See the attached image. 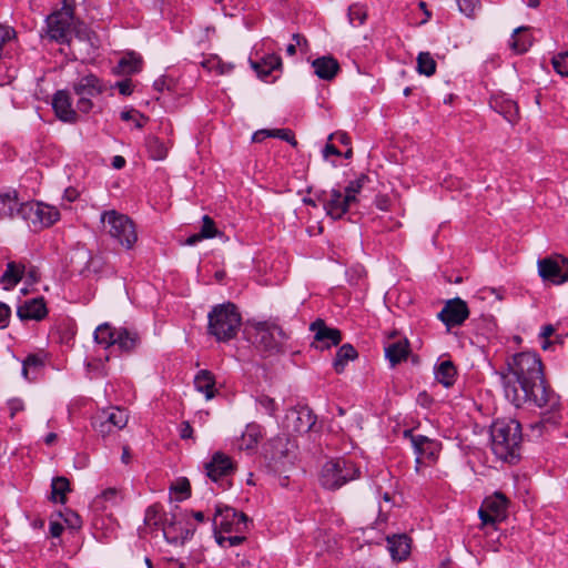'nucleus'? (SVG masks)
Segmentation results:
<instances>
[{
  "mask_svg": "<svg viewBox=\"0 0 568 568\" xmlns=\"http://www.w3.org/2000/svg\"><path fill=\"white\" fill-rule=\"evenodd\" d=\"M506 398L516 407L526 403L542 409L541 424H557L560 414L559 396L545 382L542 363L536 353L521 352L507 361V368L500 373Z\"/></svg>",
  "mask_w": 568,
  "mask_h": 568,
  "instance_id": "nucleus-1",
  "label": "nucleus"
},
{
  "mask_svg": "<svg viewBox=\"0 0 568 568\" xmlns=\"http://www.w3.org/2000/svg\"><path fill=\"white\" fill-rule=\"evenodd\" d=\"M72 12L69 8L55 12L47 19V36L58 42H67L73 52L85 51L94 47L91 32L85 26L72 28Z\"/></svg>",
  "mask_w": 568,
  "mask_h": 568,
  "instance_id": "nucleus-2",
  "label": "nucleus"
},
{
  "mask_svg": "<svg viewBox=\"0 0 568 568\" xmlns=\"http://www.w3.org/2000/svg\"><path fill=\"white\" fill-rule=\"evenodd\" d=\"M491 449L501 460L514 462L518 457L521 427L515 419H498L490 427Z\"/></svg>",
  "mask_w": 568,
  "mask_h": 568,
  "instance_id": "nucleus-3",
  "label": "nucleus"
},
{
  "mask_svg": "<svg viewBox=\"0 0 568 568\" xmlns=\"http://www.w3.org/2000/svg\"><path fill=\"white\" fill-rule=\"evenodd\" d=\"M207 333L217 342L234 338L241 326V314L231 302L215 305L207 314Z\"/></svg>",
  "mask_w": 568,
  "mask_h": 568,
  "instance_id": "nucleus-4",
  "label": "nucleus"
},
{
  "mask_svg": "<svg viewBox=\"0 0 568 568\" xmlns=\"http://www.w3.org/2000/svg\"><path fill=\"white\" fill-rule=\"evenodd\" d=\"M247 334L256 347L272 354L281 352L288 337L274 321H252L247 325Z\"/></svg>",
  "mask_w": 568,
  "mask_h": 568,
  "instance_id": "nucleus-5",
  "label": "nucleus"
},
{
  "mask_svg": "<svg viewBox=\"0 0 568 568\" xmlns=\"http://www.w3.org/2000/svg\"><path fill=\"white\" fill-rule=\"evenodd\" d=\"M359 476L358 467L349 459L327 460L320 474V483L325 489L335 490Z\"/></svg>",
  "mask_w": 568,
  "mask_h": 568,
  "instance_id": "nucleus-6",
  "label": "nucleus"
},
{
  "mask_svg": "<svg viewBox=\"0 0 568 568\" xmlns=\"http://www.w3.org/2000/svg\"><path fill=\"white\" fill-rule=\"evenodd\" d=\"M103 230L122 246L130 250L138 241L134 223L124 214L114 210L101 214Z\"/></svg>",
  "mask_w": 568,
  "mask_h": 568,
  "instance_id": "nucleus-7",
  "label": "nucleus"
},
{
  "mask_svg": "<svg viewBox=\"0 0 568 568\" xmlns=\"http://www.w3.org/2000/svg\"><path fill=\"white\" fill-rule=\"evenodd\" d=\"M73 91L79 97L77 109L82 113H88L93 108L91 98L102 93L103 87L100 80L94 74L90 73L79 78L73 83Z\"/></svg>",
  "mask_w": 568,
  "mask_h": 568,
  "instance_id": "nucleus-8",
  "label": "nucleus"
},
{
  "mask_svg": "<svg viewBox=\"0 0 568 568\" xmlns=\"http://www.w3.org/2000/svg\"><path fill=\"white\" fill-rule=\"evenodd\" d=\"M128 420L129 416L124 409L113 407L98 413L92 419V426L95 432L105 437L114 430L124 428Z\"/></svg>",
  "mask_w": 568,
  "mask_h": 568,
  "instance_id": "nucleus-9",
  "label": "nucleus"
},
{
  "mask_svg": "<svg viewBox=\"0 0 568 568\" xmlns=\"http://www.w3.org/2000/svg\"><path fill=\"white\" fill-rule=\"evenodd\" d=\"M248 518L229 506H217L213 519L214 529L225 532H243L247 528Z\"/></svg>",
  "mask_w": 568,
  "mask_h": 568,
  "instance_id": "nucleus-10",
  "label": "nucleus"
},
{
  "mask_svg": "<svg viewBox=\"0 0 568 568\" xmlns=\"http://www.w3.org/2000/svg\"><path fill=\"white\" fill-rule=\"evenodd\" d=\"M21 212L22 219L40 226H50L60 217L57 207L39 202H24Z\"/></svg>",
  "mask_w": 568,
  "mask_h": 568,
  "instance_id": "nucleus-11",
  "label": "nucleus"
},
{
  "mask_svg": "<svg viewBox=\"0 0 568 568\" xmlns=\"http://www.w3.org/2000/svg\"><path fill=\"white\" fill-rule=\"evenodd\" d=\"M506 497L500 493H495L484 500L478 514L483 525H495L506 518Z\"/></svg>",
  "mask_w": 568,
  "mask_h": 568,
  "instance_id": "nucleus-12",
  "label": "nucleus"
},
{
  "mask_svg": "<svg viewBox=\"0 0 568 568\" xmlns=\"http://www.w3.org/2000/svg\"><path fill=\"white\" fill-rule=\"evenodd\" d=\"M316 199H323L326 214L334 220L341 219L352 206L351 196H346L338 189H332L329 192H322Z\"/></svg>",
  "mask_w": 568,
  "mask_h": 568,
  "instance_id": "nucleus-13",
  "label": "nucleus"
},
{
  "mask_svg": "<svg viewBox=\"0 0 568 568\" xmlns=\"http://www.w3.org/2000/svg\"><path fill=\"white\" fill-rule=\"evenodd\" d=\"M539 275L554 284H562L568 280V263L565 258H544L538 262Z\"/></svg>",
  "mask_w": 568,
  "mask_h": 568,
  "instance_id": "nucleus-14",
  "label": "nucleus"
},
{
  "mask_svg": "<svg viewBox=\"0 0 568 568\" xmlns=\"http://www.w3.org/2000/svg\"><path fill=\"white\" fill-rule=\"evenodd\" d=\"M206 476L212 481H220L227 478L235 470L232 459L224 453L216 452L211 459L204 464Z\"/></svg>",
  "mask_w": 568,
  "mask_h": 568,
  "instance_id": "nucleus-15",
  "label": "nucleus"
},
{
  "mask_svg": "<svg viewBox=\"0 0 568 568\" xmlns=\"http://www.w3.org/2000/svg\"><path fill=\"white\" fill-rule=\"evenodd\" d=\"M468 315L469 311L466 302L457 297L445 304L443 310L438 313V318L450 328L462 325Z\"/></svg>",
  "mask_w": 568,
  "mask_h": 568,
  "instance_id": "nucleus-16",
  "label": "nucleus"
},
{
  "mask_svg": "<svg viewBox=\"0 0 568 568\" xmlns=\"http://www.w3.org/2000/svg\"><path fill=\"white\" fill-rule=\"evenodd\" d=\"M52 106L57 116L68 123H74L78 120L77 111L72 106L70 93L65 90L55 92L52 99Z\"/></svg>",
  "mask_w": 568,
  "mask_h": 568,
  "instance_id": "nucleus-17",
  "label": "nucleus"
},
{
  "mask_svg": "<svg viewBox=\"0 0 568 568\" xmlns=\"http://www.w3.org/2000/svg\"><path fill=\"white\" fill-rule=\"evenodd\" d=\"M410 442L416 454V464L434 460L438 454V444L423 435H412Z\"/></svg>",
  "mask_w": 568,
  "mask_h": 568,
  "instance_id": "nucleus-18",
  "label": "nucleus"
},
{
  "mask_svg": "<svg viewBox=\"0 0 568 568\" xmlns=\"http://www.w3.org/2000/svg\"><path fill=\"white\" fill-rule=\"evenodd\" d=\"M311 331L314 333L315 342L322 343L317 345L320 348H329L333 345H337L341 339V332L336 328H331L325 325L322 320H317L311 324Z\"/></svg>",
  "mask_w": 568,
  "mask_h": 568,
  "instance_id": "nucleus-19",
  "label": "nucleus"
},
{
  "mask_svg": "<svg viewBox=\"0 0 568 568\" xmlns=\"http://www.w3.org/2000/svg\"><path fill=\"white\" fill-rule=\"evenodd\" d=\"M17 315L21 321H41L47 315V307L43 298L26 301L18 307Z\"/></svg>",
  "mask_w": 568,
  "mask_h": 568,
  "instance_id": "nucleus-20",
  "label": "nucleus"
},
{
  "mask_svg": "<svg viewBox=\"0 0 568 568\" xmlns=\"http://www.w3.org/2000/svg\"><path fill=\"white\" fill-rule=\"evenodd\" d=\"M387 544L388 550L394 560H404L410 552V540L404 534L387 537Z\"/></svg>",
  "mask_w": 568,
  "mask_h": 568,
  "instance_id": "nucleus-21",
  "label": "nucleus"
},
{
  "mask_svg": "<svg viewBox=\"0 0 568 568\" xmlns=\"http://www.w3.org/2000/svg\"><path fill=\"white\" fill-rule=\"evenodd\" d=\"M287 418H293V429L300 434L308 433L316 423V416L307 407L294 410Z\"/></svg>",
  "mask_w": 568,
  "mask_h": 568,
  "instance_id": "nucleus-22",
  "label": "nucleus"
},
{
  "mask_svg": "<svg viewBox=\"0 0 568 568\" xmlns=\"http://www.w3.org/2000/svg\"><path fill=\"white\" fill-rule=\"evenodd\" d=\"M314 73L323 80H332L339 70L338 62L332 57H322L313 61Z\"/></svg>",
  "mask_w": 568,
  "mask_h": 568,
  "instance_id": "nucleus-23",
  "label": "nucleus"
},
{
  "mask_svg": "<svg viewBox=\"0 0 568 568\" xmlns=\"http://www.w3.org/2000/svg\"><path fill=\"white\" fill-rule=\"evenodd\" d=\"M23 203H19L17 194L13 192L0 195V216L2 217H14L21 216V207Z\"/></svg>",
  "mask_w": 568,
  "mask_h": 568,
  "instance_id": "nucleus-24",
  "label": "nucleus"
},
{
  "mask_svg": "<svg viewBox=\"0 0 568 568\" xmlns=\"http://www.w3.org/2000/svg\"><path fill=\"white\" fill-rule=\"evenodd\" d=\"M214 376L209 371H200L194 378L195 389L205 395L206 399H212L215 395Z\"/></svg>",
  "mask_w": 568,
  "mask_h": 568,
  "instance_id": "nucleus-25",
  "label": "nucleus"
},
{
  "mask_svg": "<svg viewBox=\"0 0 568 568\" xmlns=\"http://www.w3.org/2000/svg\"><path fill=\"white\" fill-rule=\"evenodd\" d=\"M202 226L199 233H195L186 239L185 244L186 245H195L197 242L205 240V239H212L215 237L219 234V231L215 226L214 221L209 216L204 215L202 217Z\"/></svg>",
  "mask_w": 568,
  "mask_h": 568,
  "instance_id": "nucleus-26",
  "label": "nucleus"
},
{
  "mask_svg": "<svg viewBox=\"0 0 568 568\" xmlns=\"http://www.w3.org/2000/svg\"><path fill=\"white\" fill-rule=\"evenodd\" d=\"M457 371L450 361H443L435 367V378L445 387H450L456 381Z\"/></svg>",
  "mask_w": 568,
  "mask_h": 568,
  "instance_id": "nucleus-27",
  "label": "nucleus"
},
{
  "mask_svg": "<svg viewBox=\"0 0 568 568\" xmlns=\"http://www.w3.org/2000/svg\"><path fill=\"white\" fill-rule=\"evenodd\" d=\"M139 336L136 333L129 331L124 327L118 328V334L113 346H116L122 352H131L136 347Z\"/></svg>",
  "mask_w": 568,
  "mask_h": 568,
  "instance_id": "nucleus-28",
  "label": "nucleus"
},
{
  "mask_svg": "<svg viewBox=\"0 0 568 568\" xmlns=\"http://www.w3.org/2000/svg\"><path fill=\"white\" fill-rule=\"evenodd\" d=\"M118 328L112 327L109 323L99 325L94 331V341L104 348H109L114 345Z\"/></svg>",
  "mask_w": 568,
  "mask_h": 568,
  "instance_id": "nucleus-29",
  "label": "nucleus"
},
{
  "mask_svg": "<svg viewBox=\"0 0 568 568\" xmlns=\"http://www.w3.org/2000/svg\"><path fill=\"white\" fill-rule=\"evenodd\" d=\"M252 68L261 79H266L272 71L278 69L282 64L281 58L275 54L265 57L261 62H251Z\"/></svg>",
  "mask_w": 568,
  "mask_h": 568,
  "instance_id": "nucleus-30",
  "label": "nucleus"
},
{
  "mask_svg": "<svg viewBox=\"0 0 568 568\" xmlns=\"http://www.w3.org/2000/svg\"><path fill=\"white\" fill-rule=\"evenodd\" d=\"M262 437L261 426L257 424H248L242 434L239 447L240 449L250 450L256 447Z\"/></svg>",
  "mask_w": 568,
  "mask_h": 568,
  "instance_id": "nucleus-31",
  "label": "nucleus"
},
{
  "mask_svg": "<svg viewBox=\"0 0 568 568\" xmlns=\"http://www.w3.org/2000/svg\"><path fill=\"white\" fill-rule=\"evenodd\" d=\"M26 272L24 265L10 262L7 265V270L1 276V283L6 290L13 287L22 278Z\"/></svg>",
  "mask_w": 568,
  "mask_h": 568,
  "instance_id": "nucleus-32",
  "label": "nucleus"
},
{
  "mask_svg": "<svg viewBox=\"0 0 568 568\" xmlns=\"http://www.w3.org/2000/svg\"><path fill=\"white\" fill-rule=\"evenodd\" d=\"M491 108L510 123H514L518 118V106L511 100L495 99L491 101Z\"/></svg>",
  "mask_w": 568,
  "mask_h": 568,
  "instance_id": "nucleus-33",
  "label": "nucleus"
},
{
  "mask_svg": "<svg viewBox=\"0 0 568 568\" xmlns=\"http://www.w3.org/2000/svg\"><path fill=\"white\" fill-rule=\"evenodd\" d=\"M122 499L121 493L116 488H106L95 497L93 504L95 508L105 510L111 506L118 505Z\"/></svg>",
  "mask_w": 568,
  "mask_h": 568,
  "instance_id": "nucleus-34",
  "label": "nucleus"
},
{
  "mask_svg": "<svg viewBox=\"0 0 568 568\" xmlns=\"http://www.w3.org/2000/svg\"><path fill=\"white\" fill-rule=\"evenodd\" d=\"M527 30L526 27H518L514 30L509 42V47L514 52L519 54L524 53L531 45L530 38L527 34H523L527 32Z\"/></svg>",
  "mask_w": 568,
  "mask_h": 568,
  "instance_id": "nucleus-35",
  "label": "nucleus"
},
{
  "mask_svg": "<svg viewBox=\"0 0 568 568\" xmlns=\"http://www.w3.org/2000/svg\"><path fill=\"white\" fill-rule=\"evenodd\" d=\"M357 357V352L351 344H344L337 351L336 357L333 362V366L336 373H342L349 361H354Z\"/></svg>",
  "mask_w": 568,
  "mask_h": 568,
  "instance_id": "nucleus-36",
  "label": "nucleus"
},
{
  "mask_svg": "<svg viewBox=\"0 0 568 568\" xmlns=\"http://www.w3.org/2000/svg\"><path fill=\"white\" fill-rule=\"evenodd\" d=\"M385 353L392 365H396L397 363L406 359L408 355V343L407 341L393 343L386 347Z\"/></svg>",
  "mask_w": 568,
  "mask_h": 568,
  "instance_id": "nucleus-37",
  "label": "nucleus"
},
{
  "mask_svg": "<svg viewBox=\"0 0 568 568\" xmlns=\"http://www.w3.org/2000/svg\"><path fill=\"white\" fill-rule=\"evenodd\" d=\"M180 523L176 514H170L163 516L162 529L164 537L169 542L178 544V524Z\"/></svg>",
  "mask_w": 568,
  "mask_h": 568,
  "instance_id": "nucleus-38",
  "label": "nucleus"
},
{
  "mask_svg": "<svg viewBox=\"0 0 568 568\" xmlns=\"http://www.w3.org/2000/svg\"><path fill=\"white\" fill-rule=\"evenodd\" d=\"M146 148L153 160H163L168 155V145L156 136L148 138Z\"/></svg>",
  "mask_w": 568,
  "mask_h": 568,
  "instance_id": "nucleus-39",
  "label": "nucleus"
},
{
  "mask_svg": "<svg viewBox=\"0 0 568 568\" xmlns=\"http://www.w3.org/2000/svg\"><path fill=\"white\" fill-rule=\"evenodd\" d=\"M417 71L427 77L436 72V62L429 52H420L417 57Z\"/></svg>",
  "mask_w": 568,
  "mask_h": 568,
  "instance_id": "nucleus-40",
  "label": "nucleus"
},
{
  "mask_svg": "<svg viewBox=\"0 0 568 568\" xmlns=\"http://www.w3.org/2000/svg\"><path fill=\"white\" fill-rule=\"evenodd\" d=\"M51 488L52 500L64 503L65 493L69 490V480L65 477L53 478Z\"/></svg>",
  "mask_w": 568,
  "mask_h": 568,
  "instance_id": "nucleus-41",
  "label": "nucleus"
},
{
  "mask_svg": "<svg viewBox=\"0 0 568 568\" xmlns=\"http://www.w3.org/2000/svg\"><path fill=\"white\" fill-rule=\"evenodd\" d=\"M119 68L123 73H135L141 69V58L134 53H129L119 62Z\"/></svg>",
  "mask_w": 568,
  "mask_h": 568,
  "instance_id": "nucleus-42",
  "label": "nucleus"
},
{
  "mask_svg": "<svg viewBox=\"0 0 568 568\" xmlns=\"http://www.w3.org/2000/svg\"><path fill=\"white\" fill-rule=\"evenodd\" d=\"M14 29L0 24V60L8 55L7 47L14 40Z\"/></svg>",
  "mask_w": 568,
  "mask_h": 568,
  "instance_id": "nucleus-43",
  "label": "nucleus"
},
{
  "mask_svg": "<svg viewBox=\"0 0 568 568\" xmlns=\"http://www.w3.org/2000/svg\"><path fill=\"white\" fill-rule=\"evenodd\" d=\"M162 509L159 505L148 507L144 516V524L149 527H161L163 521Z\"/></svg>",
  "mask_w": 568,
  "mask_h": 568,
  "instance_id": "nucleus-44",
  "label": "nucleus"
},
{
  "mask_svg": "<svg viewBox=\"0 0 568 568\" xmlns=\"http://www.w3.org/2000/svg\"><path fill=\"white\" fill-rule=\"evenodd\" d=\"M366 181H367V178L365 175H361L359 178L351 181L346 185V187L344 190V193H345L346 196H351L352 205L355 204L358 201V199L356 196L363 190L364 184L366 183Z\"/></svg>",
  "mask_w": 568,
  "mask_h": 568,
  "instance_id": "nucleus-45",
  "label": "nucleus"
},
{
  "mask_svg": "<svg viewBox=\"0 0 568 568\" xmlns=\"http://www.w3.org/2000/svg\"><path fill=\"white\" fill-rule=\"evenodd\" d=\"M367 18V10L364 6L355 3L348 8V19L352 26H362Z\"/></svg>",
  "mask_w": 568,
  "mask_h": 568,
  "instance_id": "nucleus-46",
  "label": "nucleus"
},
{
  "mask_svg": "<svg viewBox=\"0 0 568 568\" xmlns=\"http://www.w3.org/2000/svg\"><path fill=\"white\" fill-rule=\"evenodd\" d=\"M551 63L557 73L568 77V50L555 55Z\"/></svg>",
  "mask_w": 568,
  "mask_h": 568,
  "instance_id": "nucleus-47",
  "label": "nucleus"
},
{
  "mask_svg": "<svg viewBox=\"0 0 568 568\" xmlns=\"http://www.w3.org/2000/svg\"><path fill=\"white\" fill-rule=\"evenodd\" d=\"M202 65L210 71L216 70L220 74L227 73L231 70V65L223 64L217 58H211L206 61H203Z\"/></svg>",
  "mask_w": 568,
  "mask_h": 568,
  "instance_id": "nucleus-48",
  "label": "nucleus"
},
{
  "mask_svg": "<svg viewBox=\"0 0 568 568\" xmlns=\"http://www.w3.org/2000/svg\"><path fill=\"white\" fill-rule=\"evenodd\" d=\"M462 13L467 17H473L476 8L479 4V0H456Z\"/></svg>",
  "mask_w": 568,
  "mask_h": 568,
  "instance_id": "nucleus-49",
  "label": "nucleus"
},
{
  "mask_svg": "<svg viewBox=\"0 0 568 568\" xmlns=\"http://www.w3.org/2000/svg\"><path fill=\"white\" fill-rule=\"evenodd\" d=\"M257 404L265 410L266 414L273 416L276 412L275 400L266 395L257 397Z\"/></svg>",
  "mask_w": 568,
  "mask_h": 568,
  "instance_id": "nucleus-50",
  "label": "nucleus"
},
{
  "mask_svg": "<svg viewBox=\"0 0 568 568\" xmlns=\"http://www.w3.org/2000/svg\"><path fill=\"white\" fill-rule=\"evenodd\" d=\"M555 333V327L552 325H546L542 327L540 332V337L544 338V343L541 344L542 349H548L551 345V342L548 338Z\"/></svg>",
  "mask_w": 568,
  "mask_h": 568,
  "instance_id": "nucleus-51",
  "label": "nucleus"
},
{
  "mask_svg": "<svg viewBox=\"0 0 568 568\" xmlns=\"http://www.w3.org/2000/svg\"><path fill=\"white\" fill-rule=\"evenodd\" d=\"M64 521L71 527V528H80L81 527V519L80 517L72 511H68L64 517Z\"/></svg>",
  "mask_w": 568,
  "mask_h": 568,
  "instance_id": "nucleus-52",
  "label": "nucleus"
},
{
  "mask_svg": "<svg viewBox=\"0 0 568 568\" xmlns=\"http://www.w3.org/2000/svg\"><path fill=\"white\" fill-rule=\"evenodd\" d=\"M115 85L122 95H130L133 92L131 80L120 81Z\"/></svg>",
  "mask_w": 568,
  "mask_h": 568,
  "instance_id": "nucleus-53",
  "label": "nucleus"
},
{
  "mask_svg": "<svg viewBox=\"0 0 568 568\" xmlns=\"http://www.w3.org/2000/svg\"><path fill=\"white\" fill-rule=\"evenodd\" d=\"M10 314H11L10 307L7 304L0 302V324L2 326H6L8 324Z\"/></svg>",
  "mask_w": 568,
  "mask_h": 568,
  "instance_id": "nucleus-54",
  "label": "nucleus"
},
{
  "mask_svg": "<svg viewBox=\"0 0 568 568\" xmlns=\"http://www.w3.org/2000/svg\"><path fill=\"white\" fill-rule=\"evenodd\" d=\"M8 404H9V408H10V412H11L10 413L11 417H14V415L18 412L23 409V403L20 399H18V398H13V399L9 400Z\"/></svg>",
  "mask_w": 568,
  "mask_h": 568,
  "instance_id": "nucleus-55",
  "label": "nucleus"
},
{
  "mask_svg": "<svg viewBox=\"0 0 568 568\" xmlns=\"http://www.w3.org/2000/svg\"><path fill=\"white\" fill-rule=\"evenodd\" d=\"M332 140H337L339 143L345 144V145L349 144V138L347 136V134L345 132H336V133L329 134L328 141H332Z\"/></svg>",
  "mask_w": 568,
  "mask_h": 568,
  "instance_id": "nucleus-56",
  "label": "nucleus"
},
{
  "mask_svg": "<svg viewBox=\"0 0 568 568\" xmlns=\"http://www.w3.org/2000/svg\"><path fill=\"white\" fill-rule=\"evenodd\" d=\"M270 136L271 138H278V139H282V140H288L290 130H287V129L270 130Z\"/></svg>",
  "mask_w": 568,
  "mask_h": 568,
  "instance_id": "nucleus-57",
  "label": "nucleus"
},
{
  "mask_svg": "<svg viewBox=\"0 0 568 568\" xmlns=\"http://www.w3.org/2000/svg\"><path fill=\"white\" fill-rule=\"evenodd\" d=\"M174 489L181 494H184L186 496L190 495V483L187 479H182L180 480L176 486L174 487Z\"/></svg>",
  "mask_w": 568,
  "mask_h": 568,
  "instance_id": "nucleus-58",
  "label": "nucleus"
},
{
  "mask_svg": "<svg viewBox=\"0 0 568 568\" xmlns=\"http://www.w3.org/2000/svg\"><path fill=\"white\" fill-rule=\"evenodd\" d=\"M63 531V526L59 521H50V534L52 537H59Z\"/></svg>",
  "mask_w": 568,
  "mask_h": 568,
  "instance_id": "nucleus-59",
  "label": "nucleus"
},
{
  "mask_svg": "<svg viewBox=\"0 0 568 568\" xmlns=\"http://www.w3.org/2000/svg\"><path fill=\"white\" fill-rule=\"evenodd\" d=\"M329 155H341V152L334 144L327 143L323 150V156L327 159Z\"/></svg>",
  "mask_w": 568,
  "mask_h": 568,
  "instance_id": "nucleus-60",
  "label": "nucleus"
},
{
  "mask_svg": "<svg viewBox=\"0 0 568 568\" xmlns=\"http://www.w3.org/2000/svg\"><path fill=\"white\" fill-rule=\"evenodd\" d=\"M193 429L187 422L182 423L180 435L183 439L191 438Z\"/></svg>",
  "mask_w": 568,
  "mask_h": 568,
  "instance_id": "nucleus-61",
  "label": "nucleus"
},
{
  "mask_svg": "<svg viewBox=\"0 0 568 568\" xmlns=\"http://www.w3.org/2000/svg\"><path fill=\"white\" fill-rule=\"evenodd\" d=\"M193 535V530L190 529V528H185V529H180V531H178V536H179V539H178V542L180 544H184L185 540L190 539Z\"/></svg>",
  "mask_w": 568,
  "mask_h": 568,
  "instance_id": "nucleus-62",
  "label": "nucleus"
},
{
  "mask_svg": "<svg viewBox=\"0 0 568 568\" xmlns=\"http://www.w3.org/2000/svg\"><path fill=\"white\" fill-rule=\"evenodd\" d=\"M266 138H271V136H270V130L264 129V130H258V131H256V132L253 134L252 140H253L254 142H262V141H264Z\"/></svg>",
  "mask_w": 568,
  "mask_h": 568,
  "instance_id": "nucleus-63",
  "label": "nucleus"
},
{
  "mask_svg": "<svg viewBox=\"0 0 568 568\" xmlns=\"http://www.w3.org/2000/svg\"><path fill=\"white\" fill-rule=\"evenodd\" d=\"M292 40L294 41V44L296 47L306 48L307 47V40L304 36L300 33H294L292 37Z\"/></svg>",
  "mask_w": 568,
  "mask_h": 568,
  "instance_id": "nucleus-64",
  "label": "nucleus"
}]
</instances>
